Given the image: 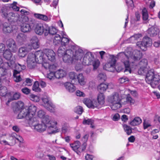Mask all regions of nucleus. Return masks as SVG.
<instances>
[{
	"instance_id": "obj_1",
	"label": "nucleus",
	"mask_w": 160,
	"mask_h": 160,
	"mask_svg": "<svg viewBox=\"0 0 160 160\" xmlns=\"http://www.w3.org/2000/svg\"><path fill=\"white\" fill-rule=\"evenodd\" d=\"M117 56L118 58H121V62L125 66L124 72L128 71L130 73L131 70L130 68L129 62L133 63L138 61L142 58V53L140 51L135 50L132 52H127V54L123 52H120Z\"/></svg>"
},
{
	"instance_id": "obj_2",
	"label": "nucleus",
	"mask_w": 160,
	"mask_h": 160,
	"mask_svg": "<svg viewBox=\"0 0 160 160\" xmlns=\"http://www.w3.org/2000/svg\"><path fill=\"white\" fill-rule=\"evenodd\" d=\"M5 64L7 65L8 68H15V69L13 70V73L14 81L16 82H18L21 81L22 79L20 75L18 74L22 70H24L26 69V66L18 63H15V60H14L13 58L11 61L5 62Z\"/></svg>"
},
{
	"instance_id": "obj_3",
	"label": "nucleus",
	"mask_w": 160,
	"mask_h": 160,
	"mask_svg": "<svg viewBox=\"0 0 160 160\" xmlns=\"http://www.w3.org/2000/svg\"><path fill=\"white\" fill-rule=\"evenodd\" d=\"M145 80L153 88H156L160 81V76L155 74L152 69L149 70L146 74Z\"/></svg>"
},
{
	"instance_id": "obj_4",
	"label": "nucleus",
	"mask_w": 160,
	"mask_h": 160,
	"mask_svg": "<svg viewBox=\"0 0 160 160\" xmlns=\"http://www.w3.org/2000/svg\"><path fill=\"white\" fill-rule=\"evenodd\" d=\"M121 100L119 94L117 92H114L108 98V101L112 104L111 108L113 110L120 108L122 106Z\"/></svg>"
},
{
	"instance_id": "obj_5",
	"label": "nucleus",
	"mask_w": 160,
	"mask_h": 160,
	"mask_svg": "<svg viewBox=\"0 0 160 160\" xmlns=\"http://www.w3.org/2000/svg\"><path fill=\"white\" fill-rule=\"evenodd\" d=\"M35 52V53H30L28 55L27 59V62L28 67L30 69H32L35 68L36 66V58L40 56V53Z\"/></svg>"
},
{
	"instance_id": "obj_6",
	"label": "nucleus",
	"mask_w": 160,
	"mask_h": 160,
	"mask_svg": "<svg viewBox=\"0 0 160 160\" xmlns=\"http://www.w3.org/2000/svg\"><path fill=\"white\" fill-rule=\"evenodd\" d=\"M70 147L76 153L80 155L81 152L84 151L86 147L87 144L84 142L82 146H81V143L79 141H76L73 143L70 144Z\"/></svg>"
},
{
	"instance_id": "obj_7",
	"label": "nucleus",
	"mask_w": 160,
	"mask_h": 160,
	"mask_svg": "<svg viewBox=\"0 0 160 160\" xmlns=\"http://www.w3.org/2000/svg\"><path fill=\"white\" fill-rule=\"evenodd\" d=\"M2 15L3 17L7 19L8 21L15 22L18 19V15L17 12L8 13L6 10H2Z\"/></svg>"
},
{
	"instance_id": "obj_8",
	"label": "nucleus",
	"mask_w": 160,
	"mask_h": 160,
	"mask_svg": "<svg viewBox=\"0 0 160 160\" xmlns=\"http://www.w3.org/2000/svg\"><path fill=\"white\" fill-rule=\"evenodd\" d=\"M152 44L151 39L148 37H145L142 41H139L137 43V46L143 51L146 50L147 47Z\"/></svg>"
},
{
	"instance_id": "obj_9",
	"label": "nucleus",
	"mask_w": 160,
	"mask_h": 160,
	"mask_svg": "<svg viewBox=\"0 0 160 160\" xmlns=\"http://www.w3.org/2000/svg\"><path fill=\"white\" fill-rule=\"evenodd\" d=\"M148 61L146 59H142L139 63L138 66L140 68L138 70V73L139 74L144 75L148 71L147 66Z\"/></svg>"
},
{
	"instance_id": "obj_10",
	"label": "nucleus",
	"mask_w": 160,
	"mask_h": 160,
	"mask_svg": "<svg viewBox=\"0 0 160 160\" xmlns=\"http://www.w3.org/2000/svg\"><path fill=\"white\" fill-rule=\"evenodd\" d=\"M94 60V57L91 52H88L84 55L82 60V63L85 65L91 64L92 62Z\"/></svg>"
},
{
	"instance_id": "obj_11",
	"label": "nucleus",
	"mask_w": 160,
	"mask_h": 160,
	"mask_svg": "<svg viewBox=\"0 0 160 160\" xmlns=\"http://www.w3.org/2000/svg\"><path fill=\"white\" fill-rule=\"evenodd\" d=\"M42 100L44 104V107L51 112L53 111V109L55 108L54 105L52 103L49 98L47 96H44L42 98Z\"/></svg>"
},
{
	"instance_id": "obj_12",
	"label": "nucleus",
	"mask_w": 160,
	"mask_h": 160,
	"mask_svg": "<svg viewBox=\"0 0 160 160\" xmlns=\"http://www.w3.org/2000/svg\"><path fill=\"white\" fill-rule=\"evenodd\" d=\"M6 45L11 52H15L17 50V47L15 41L12 39L7 40L6 41Z\"/></svg>"
},
{
	"instance_id": "obj_13",
	"label": "nucleus",
	"mask_w": 160,
	"mask_h": 160,
	"mask_svg": "<svg viewBox=\"0 0 160 160\" xmlns=\"http://www.w3.org/2000/svg\"><path fill=\"white\" fill-rule=\"evenodd\" d=\"M44 58L46 56L48 59L51 62H54L55 61V54L52 50L49 49H45L44 51Z\"/></svg>"
},
{
	"instance_id": "obj_14",
	"label": "nucleus",
	"mask_w": 160,
	"mask_h": 160,
	"mask_svg": "<svg viewBox=\"0 0 160 160\" xmlns=\"http://www.w3.org/2000/svg\"><path fill=\"white\" fill-rule=\"evenodd\" d=\"M32 49L30 45H28L26 47H22L19 48L18 56L20 57H24L27 54L28 52Z\"/></svg>"
},
{
	"instance_id": "obj_15",
	"label": "nucleus",
	"mask_w": 160,
	"mask_h": 160,
	"mask_svg": "<svg viewBox=\"0 0 160 160\" xmlns=\"http://www.w3.org/2000/svg\"><path fill=\"white\" fill-rule=\"evenodd\" d=\"M46 25H43L41 23L37 24L35 31L37 34L39 35H42L43 33L45 34V32H46Z\"/></svg>"
},
{
	"instance_id": "obj_16",
	"label": "nucleus",
	"mask_w": 160,
	"mask_h": 160,
	"mask_svg": "<svg viewBox=\"0 0 160 160\" xmlns=\"http://www.w3.org/2000/svg\"><path fill=\"white\" fill-rule=\"evenodd\" d=\"M13 31L12 25L9 23H4L3 25L2 31L5 34L12 32Z\"/></svg>"
},
{
	"instance_id": "obj_17",
	"label": "nucleus",
	"mask_w": 160,
	"mask_h": 160,
	"mask_svg": "<svg viewBox=\"0 0 160 160\" xmlns=\"http://www.w3.org/2000/svg\"><path fill=\"white\" fill-rule=\"evenodd\" d=\"M29 115L28 111L27 109L23 108L20 111L18 114L17 118L18 119H21L25 118L27 120L28 119Z\"/></svg>"
},
{
	"instance_id": "obj_18",
	"label": "nucleus",
	"mask_w": 160,
	"mask_h": 160,
	"mask_svg": "<svg viewBox=\"0 0 160 160\" xmlns=\"http://www.w3.org/2000/svg\"><path fill=\"white\" fill-rule=\"evenodd\" d=\"M84 54L83 50L78 48L75 51L73 56V59L76 60H80Z\"/></svg>"
},
{
	"instance_id": "obj_19",
	"label": "nucleus",
	"mask_w": 160,
	"mask_h": 160,
	"mask_svg": "<svg viewBox=\"0 0 160 160\" xmlns=\"http://www.w3.org/2000/svg\"><path fill=\"white\" fill-rule=\"evenodd\" d=\"M22 22L28 23V24L30 26L31 30L37 25L36 22L34 20L31 19L29 20L28 17L27 16L23 18Z\"/></svg>"
},
{
	"instance_id": "obj_20",
	"label": "nucleus",
	"mask_w": 160,
	"mask_h": 160,
	"mask_svg": "<svg viewBox=\"0 0 160 160\" xmlns=\"http://www.w3.org/2000/svg\"><path fill=\"white\" fill-rule=\"evenodd\" d=\"M83 103L89 108H94L95 107H98V105L93 104L92 101L90 99L85 98L83 100Z\"/></svg>"
},
{
	"instance_id": "obj_21",
	"label": "nucleus",
	"mask_w": 160,
	"mask_h": 160,
	"mask_svg": "<svg viewBox=\"0 0 160 160\" xmlns=\"http://www.w3.org/2000/svg\"><path fill=\"white\" fill-rule=\"evenodd\" d=\"M30 42L31 45H29L31 46L32 49L33 48L34 49H36L39 48L38 40L36 37H32L31 39Z\"/></svg>"
},
{
	"instance_id": "obj_22",
	"label": "nucleus",
	"mask_w": 160,
	"mask_h": 160,
	"mask_svg": "<svg viewBox=\"0 0 160 160\" xmlns=\"http://www.w3.org/2000/svg\"><path fill=\"white\" fill-rule=\"evenodd\" d=\"M159 32V30L156 27H152L149 28L148 32L149 35L151 37H154Z\"/></svg>"
},
{
	"instance_id": "obj_23",
	"label": "nucleus",
	"mask_w": 160,
	"mask_h": 160,
	"mask_svg": "<svg viewBox=\"0 0 160 160\" xmlns=\"http://www.w3.org/2000/svg\"><path fill=\"white\" fill-rule=\"evenodd\" d=\"M21 25V30L24 32H28L31 31V29L28 23L24 22Z\"/></svg>"
},
{
	"instance_id": "obj_24",
	"label": "nucleus",
	"mask_w": 160,
	"mask_h": 160,
	"mask_svg": "<svg viewBox=\"0 0 160 160\" xmlns=\"http://www.w3.org/2000/svg\"><path fill=\"white\" fill-rule=\"evenodd\" d=\"M62 35L59 34H55L54 36L53 43L54 45L58 46L60 44Z\"/></svg>"
},
{
	"instance_id": "obj_25",
	"label": "nucleus",
	"mask_w": 160,
	"mask_h": 160,
	"mask_svg": "<svg viewBox=\"0 0 160 160\" xmlns=\"http://www.w3.org/2000/svg\"><path fill=\"white\" fill-rule=\"evenodd\" d=\"M48 34L54 36L55 34H57V31L55 28L53 27L50 28L47 25L46 32H45V36H46Z\"/></svg>"
},
{
	"instance_id": "obj_26",
	"label": "nucleus",
	"mask_w": 160,
	"mask_h": 160,
	"mask_svg": "<svg viewBox=\"0 0 160 160\" xmlns=\"http://www.w3.org/2000/svg\"><path fill=\"white\" fill-rule=\"evenodd\" d=\"M33 127L35 129L39 132H42L44 131L47 128V125L42 123L41 124L38 123L33 124Z\"/></svg>"
},
{
	"instance_id": "obj_27",
	"label": "nucleus",
	"mask_w": 160,
	"mask_h": 160,
	"mask_svg": "<svg viewBox=\"0 0 160 160\" xmlns=\"http://www.w3.org/2000/svg\"><path fill=\"white\" fill-rule=\"evenodd\" d=\"M24 104L21 101H18L14 105L13 107V110L14 112L22 110L23 108Z\"/></svg>"
},
{
	"instance_id": "obj_28",
	"label": "nucleus",
	"mask_w": 160,
	"mask_h": 160,
	"mask_svg": "<svg viewBox=\"0 0 160 160\" xmlns=\"http://www.w3.org/2000/svg\"><path fill=\"white\" fill-rule=\"evenodd\" d=\"M3 56L5 59L8 61V62L11 61L13 58L14 60L15 59V57H12L11 52L8 50H6L4 51L3 53Z\"/></svg>"
},
{
	"instance_id": "obj_29",
	"label": "nucleus",
	"mask_w": 160,
	"mask_h": 160,
	"mask_svg": "<svg viewBox=\"0 0 160 160\" xmlns=\"http://www.w3.org/2000/svg\"><path fill=\"white\" fill-rule=\"evenodd\" d=\"M48 128L47 130L48 133L50 134H53L59 132L58 130L56 129V126L55 125H52L51 124L47 125Z\"/></svg>"
},
{
	"instance_id": "obj_30",
	"label": "nucleus",
	"mask_w": 160,
	"mask_h": 160,
	"mask_svg": "<svg viewBox=\"0 0 160 160\" xmlns=\"http://www.w3.org/2000/svg\"><path fill=\"white\" fill-rule=\"evenodd\" d=\"M65 86L66 89L70 92H73L76 89V87L74 85L70 82H66L65 84Z\"/></svg>"
},
{
	"instance_id": "obj_31",
	"label": "nucleus",
	"mask_w": 160,
	"mask_h": 160,
	"mask_svg": "<svg viewBox=\"0 0 160 160\" xmlns=\"http://www.w3.org/2000/svg\"><path fill=\"white\" fill-rule=\"evenodd\" d=\"M142 120L139 117H136L130 122L129 124L132 126L138 125L142 123Z\"/></svg>"
},
{
	"instance_id": "obj_32",
	"label": "nucleus",
	"mask_w": 160,
	"mask_h": 160,
	"mask_svg": "<svg viewBox=\"0 0 160 160\" xmlns=\"http://www.w3.org/2000/svg\"><path fill=\"white\" fill-rule=\"evenodd\" d=\"M134 100L131 98L130 95L128 94L125 99V100L123 102H122L121 104L122 105H125L127 103L131 105L134 104Z\"/></svg>"
},
{
	"instance_id": "obj_33",
	"label": "nucleus",
	"mask_w": 160,
	"mask_h": 160,
	"mask_svg": "<svg viewBox=\"0 0 160 160\" xmlns=\"http://www.w3.org/2000/svg\"><path fill=\"white\" fill-rule=\"evenodd\" d=\"M34 16L36 18L43 20L45 21H49L50 19L46 15L42 14L35 13L34 14Z\"/></svg>"
},
{
	"instance_id": "obj_34",
	"label": "nucleus",
	"mask_w": 160,
	"mask_h": 160,
	"mask_svg": "<svg viewBox=\"0 0 160 160\" xmlns=\"http://www.w3.org/2000/svg\"><path fill=\"white\" fill-rule=\"evenodd\" d=\"M66 75L65 71L62 69L59 70L55 72V77L57 78H63Z\"/></svg>"
},
{
	"instance_id": "obj_35",
	"label": "nucleus",
	"mask_w": 160,
	"mask_h": 160,
	"mask_svg": "<svg viewBox=\"0 0 160 160\" xmlns=\"http://www.w3.org/2000/svg\"><path fill=\"white\" fill-rule=\"evenodd\" d=\"M27 109L28 111L29 115L30 117H33L35 114L37 108L35 106L31 105Z\"/></svg>"
},
{
	"instance_id": "obj_36",
	"label": "nucleus",
	"mask_w": 160,
	"mask_h": 160,
	"mask_svg": "<svg viewBox=\"0 0 160 160\" xmlns=\"http://www.w3.org/2000/svg\"><path fill=\"white\" fill-rule=\"evenodd\" d=\"M108 86L107 84L104 83L100 84L97 87L98 91L100 93H102L104 92L108 88Z\"/></svg>"
},
{
	"instance_id": "obj_37",
	"label": "nucleus",
	"mask_w": 160,
	"mask_h": 160,
	"mask_svg": "<svg viewBox=\"0 0 160 160\" xmlns=\"http://www.w3.org/2000/svg\"><path fill=\"white\" fill-rule=\"evenodd\" d=\"M77 79L78 80V82L81 85L83 86L85 84V79L82 73L78 75Z\"/></svg>"
},
{
	"instance_id": "obj_38",
	"label": "nucleus",
	"mask_w": 160,
	"mask_h": 160,
	"mask_svg": "<svg viewBox=\"0 0 160 160\" xmlns=\"http://www.w3.org/2000/svg\"><path fill=\"white\" fill-rule=\"evenodd\" d=\"M110 58L111 59V62L106 65V67L110 66V68H114L116 62V57L113 55L110 56Z\"/></svg>"
},
{
	"instance_id": "obj_39",
	"label": "nucleus",
	"mask_w": 160,
	"mask_h": 160,
	"mask_svg": "<svg viewBox=\"0 0 160 160\" xmlns=\"http://www.w3.org/2000/svg\"><path fill=\"white\" fill-rule=\"evenodd\" d=\"M97 99L98 102V104H97L98 106V104L101 105H102L104 103V96L102 93L99 94L97 97Z\"/></svg>"
},
{
	"instance_id": "obj_40",
	"label": "nucleus",
	"mask_w": 160,
	"mask_h": 160,
	"mask_svg": "<svg viewBox=\"0 0 160 160\" xmlns=\"http://www.w3.org/2000/svg\"><path fill=\"white\" fill-rule=\"evenodd\" d=\"M51 117L48 115H46L42 118V123L46 125H51Z\"/></svg>"
},
{
	"instance_id": "obj_41",
	"label": "nucleus",
	"mask_w": 160,
	"mask_h": 160,
	"mask_svg": "<svg viewBox=\"0 0 160 160\" xmlns=\"http://www.w3.org/2000/svg\"><path fill=\"white\" fill-rule=\"evenodd\" d=\"M26 36L22 33L18 34L17 36V40L20 42H22L25 41L26 40Z\"/></svg>"
},
{
	"instance_id": "obj_42",
	"label": "nucleus",
	"mask_w": 160,
	"mask_h": 160,
	"mask_svg": "<svg viewBox=\"0 0 160 160\" xmlns=\"http://www.w3.org/2000/svg\"><path fill=\"white\" fill-rule=\"evenodd\" d=\"M66 50V47H64L63 46L61 45L58 49V54L59 57H61L65 54Z\"/></svg>"
},
{
	"instance_id": "obj_43",
	"label": "nucleus",
	"mask_w": 160,
	"mask_h": 160,
	"mask_svg": "<svg viewBox=\"0 0 160 160\" xmlns=\"http://www.w3.org/2000/svg\"><path fill=\"white\" fill-rule=\"evenodd\" d=\"M142 12L143 19L145 23H147L148 21V16L147 11L145 8H144L142 10Z\"/></svg>"
},
{
	"instance_id": "obj_44",
	"label": "nucleus",
	"mask_w": 160,
	"mask_h": 160,
	"mask_svg": "<svg viewBox=\"0 0 160 160\" xmlns=\"http://www.w3.org/2000/svg\"><path fill=\"white\" fill-rule=\"evenodd\" d=\"M69 41V39L64 37V35H62L60 44H61V45L65 47L68 44Z\"/></svg>"
},
{
	"instance_id": "obj_45",
	"label": "nucleus",
	"mask_w": 160,
	"mask_h": 160,
	"mask_svg": "<svg viewBox=\"0 0 160 160\" xmlns=\"http://www.w3.org/2000/svg\"><path fill=\"white\" fill-rule=\"evenodd\" d=\"M63 59L64 62L68 63L72 62V59L71 56L64 54L63 55Z\"/></svg>"
},
{
	"instance_id": "obj_46",
	"label": "nucleus",
	"mask_w": 160,
	"mask_h": 160,
	"mask_svg": "<svg viewBox=\"0 0 160 160\" xmlns=\"http://www.w3.org/2000/svg\"><path fill=\"white\" fill-rule=\"evenodd\" d=\"M28 118V119L27 120H29V123L31 124L33 126L34 124L36 125L38 124V120L37 118L33 117V116L30 117V116Z\"/></svg>"
},
{
	"instance_id": "obj_47",
	"label": "nucleus",
	"mask_w": 160,
	"mask_h": 160,
	"mask_svg": "<svg viewBox=\"0 0 160 160\" xmlns=\"http://www.w3.org/2000/svg\"><path fill=\"white\" fill-rule=\"evenodd\" d=\"M16 135L15 133H13L11 136H10L8 139H9L10 143L12 144H14L16 142V137L15 136Z\"/></svg>"
},
{
	"instance_id": "obj_48",
	"label": "nucleus",
	"mask_w": 160,
	"mask_h": 160,
	"mask_svg": "<svg viewBox=\"0 0 160 160\" xmlns=\"http://www.w3.org/2000/svg\"><path fill=\"white\" fill-rule=\"evenodd\" d=\"M36 52H40V54L41 55L40 57H38V58H36V62L37 63H42L44 61V58L43 57V56L44 57V55L40 51H38Z\"/></svg>"
},
{
	"instance_id": "obj_49",
	"label": "nucleus",
	"mask_w": 160,
	"mask_h": 160,
	"mask_svg": "<svg viewBox=\"0 0 160 160\" xmlns=\"http://www.w3.org/2000/svg\"><path fill=\"white\" fill-rule=\"evenodd\" d=\"M123 127L125 131L128 135H129L132 133V128L130 127L126 124H124Z\"/></svg>"
},
{
	"instance_id": "obj_50",
	"label": "nucleus",
	"mask_w": 160,
	"mask_h": 160,
	"mask_svg": "<svg viewBox=\"0 0 160 160\" xmlns=\"http://www.w3.org/2000/svg\"><path fill=\"white\" fill-rule=\"evenodd\" d=\"M39 82L38 81H36L34 82L32 87L33 90L35 92L40 91L41 89L39 88Z\"/></svg>"
},
{
	"instance_id": "obj_51",
	"label": "nucleus",
	"mask_w": 160,
	"mask_h": 160,
	"mask_svg": "<svg viewBox=\"0 0 160 160\" xmlns=\"http://www.w3.org/2000/svg\"><path fill=\"white\" fill-rule=\"evenodd\" d=\"M7 90L6 87H0V95L2 96H4L7 93Z\"/></svg>"
},
{
	"instance_id": "obj_52",
	"label": "nucleus",
	"mask_w": 160,
	"mask_h": 160,
	"mask_svg": "<svg viewBox=\"0 0 160 160\" xmlns=\"http://www.w3.org/2000/svg\"><path fill=\"white\" fill-rule=\"evenodd\" d=\"M91 64H92L93 66V69L94 70L96 69L99 65V61L98 60H94V59L92 62Z\"/></svg>"
},
{
	"instance_id": "obj_53",
	"label": "nucleus",
	"mask_w": 160,
	"mask_h": 160,
	"mask_svg": "<svg viewBox=\"0 0 160 160\" xmlns=\"http://www.w3.org/2000/svg\"><path fill=\"white\" fill-rule=\"evenodd\" d=\"M98 79L102 81H105L106 79V76L105 73H100L98 76Z\"/></svg>"
},
{
	"instance_id": "obj_54",
	"label": "nucleus",
	"mask_w": 160,
	"mask_h": 160,
	"mask_svg": "<svg viewBox=\"0 0 160 160\" xmlns=\"http://www.w3.org/2000/svg\"><path fill=\"white\" fill-rule=\"evenodd\" d=\"M142 37V35L141 34H135L132 37H131L130 38V39L131 41H136L138 40L139 38H141Z\"/></svg>"
},
{
	"instance_id": "obj_55",
	"label": "nucleus",
	"mask_w": 160,
	"mask_h": 160,
	"mask_svg": "<svg viewBox=\"0 0 160 160\" xmlns=\"http://www.w3.org/2000/svg\"><path fill=\"white\" fill-rule=\"evenodd\" d=\"M69 75L70 78L72 80H76L78 75L76 73L73 72H70Z\"/></svg>"
},
{
	"instance_id": "obj_56",
	"label": "nucleus",
	"mask_w": 160,
	"mask_h": 160,
	"mask_svg": "<svg viewBox=\"0 0 160 160\" xmlns=\"http://www.w3.org/2000/svg\"><path fill=\"white\" fill-rule=\"evenodd\" d=\"M30 98L31 100L34 102H38L39 100L38 97L33 94L30 95Z\"/></svg>"
},
{
	"instance_id": "obj_57",
	"label": "nucleus",
	"mask_w": 160,
	"mask_h": 160,
	"mask_svg": "<svg viewBox=\"0 0 160 160\" xmlns=\"http://www.w3.org/2000/svg\"><path fill=\"white\" fill-rule=\"evenodd\" d=\"M83 111V108L80 106H78L75 108V112L78 114H81Z\"/></svg>"
},
{
	"instance_id": "obj_58",
	"label": "nucleus",
	"mask_w": 160,
	"mask_h": 160,
	"mask_svg": "<svg viewBox=\"0 0 160 160\" xmlns=\"http://www.w3.org/2000/svg\"><path fill=\"white\" fill-rule=\"evenodd\" d=\"M94 121L91 119H84L82 123L83 124L89 125L91 123H93Z\"/></svg>"
},
{
	"instance_id": "obj_59",
	"label": "nucleus",
	"mask_w": 160,
	"mask_h": 160,
	"mask_svg": "<svg viewBox=\"0 0 160 160\" xmlns=\"http://www.w3.org/2000/svg\"><path fill=\"white\" fill-rule=\"evenodd\" d=\"M55 77V72L50 71V73L47 75V78L50 80L54 79Z\"/></svg>"
},
{
	"instance_id": "obj_60",
	"label": "nucleus",
	"mask_w": 160,
	"mask_h": 160,
	"mask_svg": "<svg viewBox=\"0 0 160 160\" xmlns=\"http://www.w3.org/2000/svg\"><path fill=\"white\" fill-rule=\"evenodd\" d=\"M17 3V2H14L13 4L11 5V7L13 10L18 11L19 10V8L16 6Z\"/></svg>"
},
{
	"instance_id": "obj_61",
	"label": "nucleus",
	"mask_w": 160,
	"mask_h": 160,
	"mask_svg": "<svg viewBox=\"0 0 160 160\" xmlns=\"http://www.w3.org/2000/svg\"><path fill=\"white\" fill-rule=\"evenodd\" d=\"M45 115V112L43 110H41L38 112V116L40 118H43V116Z\"/></svg>"
},
{
	"instance_id": "obj_62",
	"label": "nucleus",
	"mask_w": 160,
	"mask_h": 160,
	"mask_svg": "<svg viewBox=\"0 0 160 160\" xmlns=\"http://www.w3.org/2000/svg\"><path fill=\"white\" fill-rule=\"evenodd\" d=\"M22 92L26 94H28L30 92V90L27 88H24L22 89Z\"/></svg>"
},
{
	"instance_id": "obj_63",
	"label": "nucleus",
	"mask_w": 160,
	"mask_h": 160,
	"mask_svg": "<svg viewBox=\"0 0 160 160\" xmlns=\"http://www.w3.org/2000/svg\"><path fill=\"white\" fill-rule=\"evenodd\" d=\"M65 54L72 56L73 54V52L71 49H67L66 50Z\"/></svg>"
},
{
	"instance_id": "obj_64",
	"label": "nucleus",
	"mask_w": 160,
	"mask_h": 160,
	"mask_svg": "<svg viewBox=\"0 0 160 160\" xmlns=\"http://www.w3.org/2000/svg\"><path fill=\"white\" fill-rule=\"evenodd\" d=\"M20 96L19 93H16L13 95L12 99L13 100L18 99L20 98Z\"/></svg>"
}]
</instances>
